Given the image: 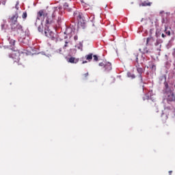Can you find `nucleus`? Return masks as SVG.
I'll return each mask as SVG.
<instances>
[{"label":"nucleus","instance_id":"nucleus-1","mask_svg":"<svg viewBox=\"0 0 175 175\" xmlns=\"http://www.w3.org/2000/svg\"><path fill=\"white\" fill-rule=\"evenodd\" d=\"M18 18V14H16L9 18L8 23L10 24L11 29L13 32L16 33H21L23 32V26L18 23L17 19Z\"/></svg>","mask_w":175,"mask_h":175},{"label":"nucleus","instance_id":"nucleus-2","mask_svg":"<svg viewBox=\"0 0 175 175\" xmlns=\"http://www.w3.org/2000/svg\"><path fill=\"white\" fill-rule=\"evenodd\" d=\"M20 51H12L9 55V57L14 59V62H16L18 65H21V64H20Z\"/></svg>","mask_w":175,"mask_h":175},{"label":"nucleus","instance_id":"nucleus-3","mask_svg":"<svg viewBox=\"0 0 175 175\" xmlns=\"http://www.w3.org/2000/svg\"><path fill=\"white\" fill-rule=\"evenodd\" d=\"M135 68L137 69V72L139 74L138 75V80L139 81L140 84H143V73H144V69L143 68V67H142L140 66V64H139V63H137V64H135Z\"/></svg>","mask_w":175,"mask_h":175},{"label":"nucleus","instance_id":"nucleus-4","mask_svg":"<svg viewBox=\"0 0 175 175\" xmlns=\"http://www.w3.org/2000/svg\"><path fill=\"white\" fill-rule=\"evenodd\" d=\"M46 16H47V12H44V10H41L37 14V18L35 25L38 27V20L39 21H43L46 18Z\"/></svg>","mask_w":175,"mask_h":175},{"label":"nucleus","instance_id":"nucleus-5","mask_svg":"<svg viewBox=\"0 0 175 175\" xmlns=\"http://www.w3.org/2000/svg\"><path fill=\"white\" fill-rule=\"evenodd\" d=\"M54 17H55L54 14H53L52 16L46 14V16H45V28H49L50 25L53 24V22L54 21Z\"/></svg>","mask_w":175,"mask_h":175},{"label":"nucleus","instance_id":"nucleus-6","mask_svg":"<svg viewBox=\"0 0 175 175\" xmlns=\"http://www.w3.org/2000/svg\"><path fill=\"white\" fill-rule=\"evenodd\" d=\"M166 95H167V100H168V102H174V100H175L174 90H167Z\"/></svg>","mask_w":175,"mask_h":175},{"label":"nucleus","instance_id":"nucleus-7","mask_svg":"<svg viewBox=\"0 0 175 175\" xmlns=\"http://www.w3.org/2000/svg\"><path fill=\"white\" fill-rule=\"evenodd\" d=\"M44 34L46 38H49V39H51L52 40L55 39V33H54V32H53L49 27H45Z\"/></svg>","mask_w":175,"mask_h":175},{"label":"nucleus","instance_id":"nucleus-8","mask_svg":"<svg viewBox=\"0 0 175 175\" xmlns=\"http://www.w3.org/2000/svg\"><path fill=\"white\" fill-rule=\"evenodd\" d=\"M74 17H75V18H77L79 24H80V23H81V24H83V21H84L83 20V14L82 13H81L79 11H75L74 12Z\"/></svg>","mask_w":175,"mask_h":175},{"label":"nucleus","instance_id":"nucleus-9","mask_svg":"<svg viewBox=\"0 0 175 175\" xmlns=\"http://www.w3.org/2000/svg\"><path fill=\"white\" fill-rule=\"evenodd\" d=\"M131 59L133 61H136L137 64H139V53L137 52H135L131 55Z\"/></svg>","mask_w":175,"mask_h":175},{"label":"nucleus","instance_id":"nucleus-10","mask_svg":"<svg viewBox=\"0 0 175 175\" xmlns=\"http://www.w3.org/2000/svg\"><path fill=\"white\" fill-rule=\"evenodd\" d=\"M105 70L106 72H109V70H111V64L110 62H107L104 66Z\"/></svg>","mask_w":175,"mask_h":175},{"label":"nucleus","instance_id":"nucleus-11","mask_svg":"<svg viewBox=\"0 0 175 175\" xmlns=\"http://www.w3.org/2000/svg\"><path fill=\"white\" fill-rule=\"evenodd\" d=\"M68 62H70V64H77V62H79V59L71 57L69 58Z\"/></svg>","mask_w":175,"mask_h":175},{"label":"nucleus","instance_id":"nucleus-12","mask_svg":"<svg viewBox=\"0 0 175 175\" xmlns=\"http://www.w3.org/2000/svg\"><path fill=\"white\" fill-rule=\"evenodd\" d=\"M152 3L148 1V0L145 1L139 4V6H151Z\"/></svg>","mask_w":175,"mask_h":175},{"label":"nucleus","instance_id":"nucleus-13","mask_svg":"<svg viewBox=\"0 0 175 175\" xmlns=\"http://www.w3.org/2000/svg\"><path fill=\"white\" fill-rule=\"evenodd\" d=\"M85 59L88 60V61H91V59H92V53H90L89 55H86L85 56Z\"/></svg>","mask_w":175,"mask_h":175},{"label":"nucleus","instance_id":"nucleus-14","mask_svg":"<svg viewBox=\"0 0 175 175\" xmlns=\"http://www.w3.org/2000/svg\"><path fill=\"white\" fill-rule=\"evenodd\" d=\"M81 4L83 6V8H88L87 9H90V8H91V5H90V4H88L84 1H81Z\"/></svg>","mask_w":175,"mask_h":175},{"label":"nucleus","instance_id":"nucleus-15","mask_svg":"<svg viewBox=\"0 0 175 175\" xmlns=\"http://www.w3.org/2000/svg\"><path fill=\"white\" fill-rule=\"evenodd\" d=\"M8 40L10 42V46H14V44H16V40L10 38H9Z\"/></svg>","mask_w":175,"mask_h":175},{"label":"nucleus","instance_id":"nucleus-16","mask_svg":"<svg viewBox=\"0 0 175 175\" xmlns=\"http://www.w3.org/2000/svg\"><path fill=\"white\" fill-rule=\"evenodd\" d=\"M64 9H65L66 10H68V12H70V9H69V4H68V3H64Z\"/></svg>","mask_w":175,"mask_h":175},{"label":"nucleus","instance_id":"nucleus-17","mask_svg":"<svg viewBox=\"0 0 175 175\" xmlns=\"http://www.w3.org/2000/svg\"><path fill=\"white\" fill-rule=\"evenodd\" d=\"M38 29L39 32H43V24L40 22V25L38 26Z\"/></svg>","mask_w":175,"mask_h":175},{"label":"nucleus","instance_id":"nucleus-18","mask_svg":"<svg viewBox=\"0 0 175 175\" xmlns=\"http://www.w3.org/2000/svg\"><path fill=\"white\" fill-rule=\"evenodd\" d=\"M155 46H159V48H157V50H159V51H161V46H162L161 44V43H159V42L157 41L155 43Z\"/></svg>","mask_w":175,"mask_h":175},{"label":"nucleus","instance_id":"nucleus-19","mask_svg":"<svg viewBox=\"0 0 175 175\" xmlns=\"http://www.w3.org/2000/svg\"><path fill=\"white\" fill-rule=\"evenodd\" d=\"M93 59H94V61H95L96 62H98V55H93Z\"/></svg>","mask_w":175,"mask_h":175},{"label":"nucleus","instance_id":"nucleus-20","mask_svg":"<svg viewBox=\"0 0 175 175\" xmlns=\"http://www.w3.org/2000/svg\"><path fill=\"white\" fill-rule=\"evenodd\" d=\"M28 14H27V12H23L22 15L23 18H26L27 17Z\"/></svg>","mask_w":175,"mask_h":175},{"label":"nucleus","instance_id":"nucleus-21","mask_svg":"<svg viewBox=\"0 0 175 175\" xmlns=\"http://www.w3.org/2000/svg\"><path fill=\"white\" fill-rule=\"evenodd\" d=\"M165 33H166V35H167L168 36H170V31L167 30V29L165 28Z\"/></svg>","mask_w":175,"mask_h":175},{"label":"nucleus","instance_id":"nucleus-22","mask_svg":"<svg viewBox=\"0 0 175 175\" xmlns=\"http://www.w3.org/2000/svg\"><path fill=\"white\" fill-rule=\"evenodd\" d=\"M68 42L67 41H66V42H65V44H64V46H63V49H64V50H66V47H68Z\"/></svg>","mask_w":175,"mask_h":175},{"label":"nucleus","instance_id":"nucleus-23","mask_svg":"<svg viewBox=\"0 0 175 175\" xmlns=\"http://www.w3.org/2000/svg\"><path fill=\"white\" fill-rule=\"evenodd\" d=\"M151 69H152V70H157V66L155 65H152L151 66Z\"/></svg>","mask_w":175,"mask_h":175},{"label":"nucleus","instance_id":"nucleus-24","mask_svg":"<svg viewBox=\"0 0 175 175\" xmlns=\"http://www.w3.org/2000/svg\"><path fill=\"white\" fill-rule=\"evenodd\" d=\"M83 79H87L88 77V72L83 74Z\"/></svg>","mask_w":175,"mask_h":175},{"label":"nucleus","instance_id":"nucleus-25","mask_svg":"<svg viewBox=\"0 0 175 175\" xmlns=\"http://www.w3.org/2000/svg\"><path fill=\"white\" fill-rule=\"evenodd\" d=\"M1 3H2V5H5L6 3V0H0Z\"/></svg>","mask_w":175,"mask_h":175},{"label":"nucleus","instance_id":"nucleus-26","mask_svg":"<svg viewBox=\"0 0 175 175\" xmlns=\"http://www.w3.org/2000/svg\"><path fill=\"white\" fill-rule=\"evenodd\" d=\"M152 38L149 37L146 39V44H148V42H150V40H151Z\"/></svg>","mask_w":175,"mask_h":175},{"label":"nucleus","instance_id":"nucleus-27","mask_svg":"<svg viewBox=\"0 0 175 175\" xmlns=\"http://www.w3.org/2000/svg\"><path fill=\"white\" fill-rule=\"evenodd\" d=\"M144 53H148V50L147 49V48H145V49H144Z\"/></svg>","mask_w":175,"mask_h":175},{"label":"nucleus","instance_id":"nucleus-28","mask_svg":"<svg viewBox=\"0 0 175 175\" xmlns=\"http://www.w3.org/2000/svg\"><path fill=\"white\" fill-rule=\"evenodd\" d=\"M150 96L146 95L145 97H144V100H146V99H149Z\"/></svg>","mask_w":175,"mask_h":175},{"label":"nucleus","instance_id":"nucleus-29","mask_svg":"<svg viewBox=\"0 0 175 175\" xmlns=\"http://www.w3.org/2000/svg\"><path fill=\"white\" fill-rule=\"evenodd\" d=\"M165 87L167 90V88H169V85L167 84V83H165Z\"/></svg>","mask_w":175,"mask_h":175},{"label":"nucleus","instance_id":"nucleus-30","mask_svg":"<svg viewBox=\"0 0 175 175\" xmlns=\"http://www.w3.org/2000/svg\"><path fill=\"white\" fill-rule=\"evenodd\" d=\"M1 29H6V28H5V25H1Z\"/></svg>","mask_w":175,"mask_h":175},{"label":"nucleus","instance_id":"nucleus-31","mask_svg":"<svg viewBox=\"0 0 175 175\" xmlns=\"http://www.w3.org/2000/svg\"><path fill=\"white\" fill-rule=\"evenodd\" d=\"M98 65H99V66H104L105 67V64H103V63H100Z\"/></svg>","mask_w":175,"mask_h":175},{"label":"nucleus","instance_id":"nucleus-32","mask_svg":"<svg viewBox=\"0 0 175 175\" xmlns=\"http://www.w3.org/2000/svg\"><path fill=\"white\" fill-rule=\"evenodd\" d=\"M131 77L132 79H135L136 77L135 76V75H131Z\"/></svg>","mask_w":175,"mask_h":175},{"label":"nucleus","instance_id":"nucleus-33","mask_svg":"<svg viewBox=\"0 0 175 175\" xmlns=\"http://www.w3.org/2000/svg\"><path fill=\"white\" fill-rule=\"evenodd\" d=\"M161 36H162V38H166V35H165L163 33L161 34Z\"/></svg>","mask_w":175,"mask_h":175},{"label":"nucleus","instance_id":"nucleus-34","mask_svg":"<svg viewBox=\"0 0 175 175\" xmlns=\"http://www.w3.org/2000/svg\"><path fill=\"white\" fill-rule=\"evenodd\" d=\"M74 39H75V40H77L78 37H77V36H75L74 37Z\"/></svg>","mask_w":175,"mask_h":175},{"label":"nucleus","instance_id":"nucleus-35","mask_svg":"<svg viewBox=\"0 0 175 175\" xmlns=\"http://www.w3.org/2000/svg\"><path fill=\"white\" fill-rule=\"evenodd\" d=\"M172 173H173V171H169V174L172 175Z\"/></svg>","mask_w":175,"mask_h":175},{"label":"nucleus","instance_id":"nucleus-36","mask_svg":"<svg viewBox=\"0 0 175 175\" xmlns=\"http://www.w3.org/2000/svg\"><path fill=\"white\" fill-rule=\"evenodd\" d=\"M87 61H83L82 64H87Z\"/></svg>","mask_w":175,"mask_h":175},{"label":"nucleus","instance_id":"nucleus-37","mask_svg":"<svg viewBox=\"0 0 175 175\" xmlns=\"http://www.w3.org/2000/svg\"><path fill=\"white\" fill-rule=\"evenodd\" d=\"M61 51H62L61 49H59V53H61Z\"/></svg>","mask_w":175,"mask_h":175},{"label":"nucleus","instance_id":"nucleus-38","mask_svg":"<svg viewBox=\"0 0 175 175\" xmlns=\"http://www.w3.org/2000/svg\"><path fill=\"white\" fill-rule=\"evenodd\" d=\"M78 49H81V46H79Z\"/></svg>","mask_w":175,"mask_h":175},{"label":"nucleus","instance_id":"nucleus-39","mask_svg":"<svg viewBox=\"0 0 175 175\" xmlns=\"http://www.w3.org/2000/svg\"><path fill=\"white\" fill-rule=\"evenodd\" d=\"M174 87H175V85H174Z\"/></svg>","mask_w":175,"mask_h":175}]
</instances>
